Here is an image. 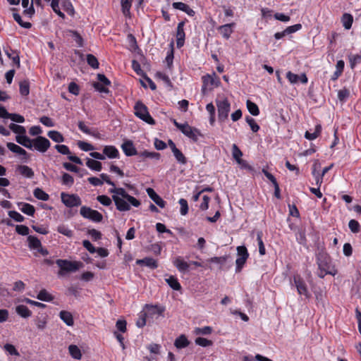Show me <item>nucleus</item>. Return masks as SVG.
Instances as JSON below:
<instances>
[{
    "instance_id": "4d7b16f0",
    "label": "nucleus",
    "mask_w": 361,
    "mask_h": 361,
    "mask_svg": "<svg viewBox=\"0 0 361 361\" xmlns=\"http://www.w3.org/2000/svg\"><path fill=\"white\" fill-rule=\"evenodd\" d=\"M78 146L80 149L85 152L92 151L94 149V147L92 145L84 141H78Z\"/></svg>"
},
{
    "instance_id": "0e129e2a",
    "label": "nucleus",
    "mask_w": 361,
    "mask_h": 361,
    "mask_svg": "<svg viewBox=\"0 0 361 361\" xmlns=\"http://www.w3.org/2000/svg\"><path fill=\"white\" fill-rule=\"evenodd\" d=\"M195 343L202 347H207L212 345V341L205 338L198 337L195 339Z\"/></svg>"
},
{
    "instance_id": "c756f323",
    "label": "nucleus",
    "mask_w": 361,
    "mask_h": 361,
    "mask_svg": "<svg viewBox=\"0 0 361 361\" xmlns=\"http://www.w3.org/2000/svg\"><path fill=\"white\" fill-rule=\"evenodd\" d=\"M28 246L31 250H37L41 247L40 240L35 236L29 235L27 237Z\"/></svg>"
},
{
    "instance_id": "052dcab7",
    "label": "nucleus",
    "mask_w": 361,
    "mask_h": 361,
    "mask_svg": "<svg viewBox=\"0 0 361 361\" xmlns=\"http://www.w3.org/2000/svg\"><path fill=\"white\" fill-rule=\"evenodd\" d=\"M179 204L180 205V212L181 215L185 216L188 212V204L185 199L181 198L179 200Z\"/></svg>"
},
{
    "instance_id": "dca6fc26",
    "label": "nucleus",
    "mask_w": 361,
    "mask_h": 361,
    "mask_svg": "<svg viewBox=\"0 0 361 361\" xmlns=\"http://www.w3.org/2000/svg\"><path fill=\"white\" fill-rule=\"evenodd\" d=\"M6 146L12 152L23 156V159L27 160L29 158L27 152L19 145L13 142H7Z\"/></svg>"
},
{
    "instance_id": "f03ea898",
    "label": "nucleus",
    "mask_w": 361,
    "mask_h": 361,
    "mask_svg": "<svg viewBox=\"0 0 361 361\" xmlns=\"http://www.w3.org/2000/svg\"><path fill=\"white\" fill-rule=\"evenodd\" d=\"M171 121L183 135L191 139L195 142L198 141V137L200 136H202L198 129L191 127L187 122L180 123L174 118H171Z\"/></svg>"
},
{
    "instance_id": "4be33fe9",
    "label": "nucleus",
    "mask_w": 361,
    "mask_h": 361,
    "mask_svg": "<svg viewBox=\"0 0 361 361\" xmlns=\"http://www.w3.org/2000/svg\"><path fill=\"white\" fill-rule=\"evenodd\" d=\"M145 308L147 310V312L152 315H162V314L165 311L164 307L158 305H146Z\"/></svg>"
},
{
    "instance_id": "603ef678",
    "label": "nucleus",
    "mask_w": 361,
    "mask_h": 361,
    "mask_svg": "<svg viewBox=\"0 0 361 361\" xmlns=\"http://www.w3.org/2000/svg\"><path fill=\"white\" fill-rule=\"evenodd\" d=\"M245 121L250 126L252 132L257 133L259 130V126L255 122L253 118L250 116H246Z\"/></svg>"
},
{
    "instance_id": "473e14b6",
    "label": "nucleus",
    "mask_w": 361,
    "mask_h": 361,
    "mask_svg": "<svg viewBox=\"0 0 361 361\" xmlns=\"http://www.w3.org/2000/svg\"><path fill=\"white\" fill-rule=\"evenodd\" d=\"M188 345L189 341L188 340L185 335H180L175 340L174 342V345L178 349L185 348Z\"/></svg>"
},
{
    "instance_id": "7c9ffc66",
    "label": "nucleus",
    "mask_w": 361,
    "mask_h": 361,
    "mask_svg": "<svg viewBox=\"0 0 361 361\" xmlns=\"http://www.w3.org/2000/svg\"><path fill=\"white\" fill-rule=\"evenodd\" d=\"M322 133V126L320 124H317L315 126V130L314 133H310L309 131H306L305 133V137L309 140H313L317 138Z\"/></svg>"
},
{
    "instance_id": "1a4fd4ad",
    "label": "nucleus",
    "mask_w": 361,
    "mask_h": 361,
    "mask_svg": "<svg viewBox=\"0 0 361 361\" xmlns=\"http://www.w3.org/2000/svg\"><path fill=\"white\" fill-rule=\"evenodd\" d=\"M293 283L299 295H304L306 298L310 297L311 295L308 290L307 286L300 275L297 274L293 276Z\"/></svg>"
},
{
    "instance_id": "f704fd0d",
    "label": "nucleus",
    "mask_w": 361,
    "mask_h": 361,
    "mask_svg": "<svg viewBox=\"0 0 361 361\" xmlns=\"http://www.w3.org/2000/svg\"><path fill=\"white\" fill-rule=\"evenodd\" d=\"M138 156L143 159H154L157 160H159L161 157V154L159 153L155 152H148L147 150L139 152Z\"/></svg>"
},
{
    "instance_id": "4c0bfd02",
    "label": "nucleus",
    "mask_w": 361,
    "mask_h": 361,
    "mask_svg": "<svg viewBox=\"0 0 361 361\" xmlns=\"http://www.w3.org/2000/svg\"><path fill=\"white\" fill-rule=\"evenodd\" d=\"M37 298L45 302H51L54 300V297L45 289H42L39 292Z\"/></svg>"
},
{
    "instance_id": "f8f14e48",
    "label": "nucleus",
    "mask_w": 361,
    "mask_h": 361,
    "mask_svg": "<svg viewBox=\"0 0 361 361\" xmlns=\"http://www.w3.org/2000/svg\"><path fill=\"white\" fill-rule=\"evenodd\" d=\"M121 149L127 157H131L134 155L138 156L139 152H137L133 141L130 140H124L121 145Z\"/></svg>"
},
{
    "instance_id": "774afa93",
    "label": "nucleus",
    "mask_w": 361,
    "mask_h": 361,
    "mask_svg": "<svg viewBox=\"0 0 361 361\" xmlns=\"http://www.w3.org/2000/svg\"><path fill=\"white\" fill-rule=\"evenodd\" d=\"M350 92L345 88L340 90L338 92V98L341 102H345L348 98Z\"/></svg>"
},
{
    "instance_id": "4468645a",
    "label": "nucleus",
    "mask_w": 361,
    "mask_h": 361,
    "mask_svg": "<svg viewBox=\"0 0 361 361\" xmlns=\"http://www.w3.org/2000/svg\"><path fill=\"white\" fill-rule=\"evenodd\" d=\"M235 26V23H231L221 25L217 27V30L220 32L222 37L226 39H229L233 32V27Z\"/></svg>"
},
{
    "instance_id": "13d9d810",
    "label": "nucleus",
    "mask_w": 361,
    "mask_h": 361,
    "mask_svg": "<svg viewBox=\"0 0 361 361\" xmlns=\"http://www.w3.org/2000/svg\"><path fill=\"white\" fill-rule=\"evenodd\" d=\"M57 231L59 233L67 236V237H72L73 235V231L69 229L67 226L64 225L59 226L57 228Z\"/></svg>"
},
{
    "instance_id": "5fc2aeb1",
    "label": "nucleus",
    "mask_w": 361,
    "mask_h": 361,
    "mask_svg": "<svg viewBox=\"0 0 361 361\" xmlns=\"http://www.w3.org/2000/svg\"><path fill=\"white\" fill-rule=\"evenodd\" d=\"M232 156L236 162H238V160H240L241 157L243 156L242 151L235 144L232 145Z\"/></svg>"
},
{
    "instance_id": "cd10ccee",
    "label": "nucleus",
    "mask_w": 361,
    "mask_h": 361,
    "mask_svg": "<svg viewBox=\"0 0 361 361\" xmlns=\"http://www.w3.org/2000/svg\"><path fill=\"white\" fill-rule=\"evenodd\" d=\"M86 166L95 171H101L102 169V164L100 161L89 158L87 159Z\"/></svg>"
},
{
    "instance_id": "a211bd4d",
    "label": "nucleus",
    "mask_w": 361,
    "mask_h": 361,
    "mask_svg": "<svg viewBox=\"0 0 361 361\" xmlns=\"http://www.w3.org/2000/svg\"><path fill=\"white\" fill-rule=\"evenodd\" d=\"M317 262L318 264L319 269L331 271V264L329 259L326 255H320L317 258Z\"/></svg>"
},
{
    "instance_id": "de8ad7c7",
    "label": "nucleus",
    "mask_w": 361,
    "mask_h": 361,
    "mask_svg": "<svg viewBox=\"0 0 361 361\" xmlns=\"http://www.w3.org/2000/svg\"><path fill=\"white\" fill-rule=\"evenodd\" d=\"M12 53H9L8 51H6V54L7 56L12 60L13 63L17 66L18 68L20 67V57L16 52V51L11 50Z\"/></svg>"
},
{
    "instance_id": "e433bc0d",
    "label": "nucleus",
    "mask_w": 361,
    "mask_h": 361,
    "mask_svg": "<svg viewBox=\"0 0 361 361\" xmlns=\"http://www.w3.org/2000/svg\"><path fill=\"white\" fill-rule=\"evenodd\" d=\"M202 90L204 91L207 87H212L214 85V78L209 75V74H207L204 76H202Z\"/></svg>"
},
{
    "instance_id": "f3484780",
    "label": "nucleus",
    "mask_w": 361,
    "mask_h": 361,
    "mask_svg": "<svg viewBox=\"0 0 361 361\" xmlns=\"http://www.w3.org/2000/svg\"><path fill=\"white\" fill-rule=\"evenodd\" d=\"M103 154L109 159H116L119 157V152L115 146L107 145L103 149Z\"/></svg>"
},
{
    "instance_id": "a878e982",
    "label": "nucleus",
    "mask_w": 361,
    "mask_h": 361,
    "mask_svg": "<svg viewBox=\"0 0 361 361\" xmlns=\"http://www.w3.org/2000/svg\"><path fill=\"white\" fill-rule=\"evenodd\" d=\"M16 313L23 318H28L32 315V312L23 305H19L16 307Z\"/></svg>"
},
{
    "instance_id": "7ed1b4c3",
    "label": "nucleus",
    "mask_w": 361,
    "mask_h": 361,
    "mask_svg": "<svg viewBox=\"0 0 361 361\" xmlns=\"http://www.w3.org/2000/svg\"><path fill=\"white\" fill-rule=\"evenodd\" d=\"M55 263L60 268L58 272L59 276H64L67 273L75 272L82 265V263L80 262L61 259H56Z\"/></svg>"
},
{
    "instance_id": "2eb2a0df",
    "label": "nucleus",
    "mask_w": 361,
    "mask_h": 361,
    "mask_svg": "<svg viewBox=\"0 0 361 361\" xmlns=\"http://www.w3.org/2000/svg\"><path fill=\"white\" fill-rule=\"evenodd\" d=\"M148 196L152 199L154 203L160 207L161 208H164L166 205V202L154 191V189L151 188H148L146 190Z\"/></svg>"
},
{
    "instance_id": "37998d69",
    "label": "nucleus",
    "mask_w": 361,
    "mask_h": 361,
    "mask_svg": "<svg viewBox=\"0 0 361 361\" xmlns=\"http://www.w3.org/2000/svg\"><path fill=\"white\" fill-rule=\"evenodd\" d=\"M172 152L178 162L181 164H185L187 163L186 157L180 149H176V150H173Z\"/></svg>"
},
{
    "instance_id": "39448f33",
    "label": "nucleus",
    "mask_w": 361,
    "mask_h": 361,
    "mask_svg": "<svg viewBox=\"0 0 361 361\" xmlns=\"http://www.w3.org/2000/svg\"><path fill=\"white\" fill-rule=\"evenodd\" d=\"M216 104L218 109L219 119L220 121H224L228 118L231 104L227 98H224L223 99H217Z\"/></svg>"
},
{
    "instance_id": "49530a36",
    "label": "nucleus",
    "mask_w": 361,
    "mask_h": 361,
    "mask_svg": "<svg viewBox=\"0 0 361 361\" xmlns=\"http://www.w3.org/2000/svg\"><path fill=\"white\" fill-rule=\"evenodd\" d=\"M20 93L23 96H27L30 93V84L27 80L20 82Z\"/></svg>"
},
{
    "instance_id": "338daca9",
    "label": "nucleus",
    "mask_w": 361,
    "mask_h": 361,
    "mask_svg": "<svg viewBox=\"0 0 361 361\" xmlns=\"http://www.w3.org/2000/svg\"><path fill=\"white\" fill-rule=\"evenodd\" d=\"M87 233L91 236L92 240L94 241L102 239V233L96 229H90L88 230Z\"/></svg>"
},
{
    "instance_id": "09e8293b",
    "label": "nucleus",
    "mask_w": 361,
    "mask_h": 361,
    "mask_svg": "<svg viewBox=\"0 0 361 361\" xmlns=\"http://www.w3.org/2000/svg\"><path fill=\"white\" fill-rule=\"evenodd\" d=\"M61 182L63 185L71 187L74 183V178L69 173H64L61 178Z\"/></svg>"
},
{
    "instance_id": "3c124183",
    "label": "nucleus",
    "mask_w": 361,
    "mask_h": 361,
    "mask_svg": "<svg viewBox=\"0 0 361 361\" xmlns=\"http://www.w3.org/2000/svg\"><path fill=\"white\" fill-rule=\"evenodd\" d=\"M97 200L104 206H110L112 204L113 199L110 198L107 195H102L97 197Z\"/></svg>"
},
{
    "instance_id": "a19ab883",
    "label": "nucleus",
    "mask_w": 361,
    "mask_h": 361,
    "mask_svg": "<svg viewBox=\"0 0 361 361\" xmlns=\"http://www.w3.org/2000/svg\"><path fill=\"white\" fill-rule=\"evenodd\" d=\"M348 57L351 68H354L356 65L361 63V52L357 54H350Z\"/></svg>"
},
{
    "instance_id": "864d4df0",
    "label": "nucleus",
    "mask_w": 361,
    "mask_h": 361,
    "mask_svg": "<svg viewBox=\"0 0 361 361\" xmlns=\"http://www.w3.org/2000/svg\"><path fill=\"white\" fill-rule=\"evenodd\" d=\"M262 236V232H258L257 234V240L258 242L259 252L261 255H264L266 253V250H265V247H264Z\"/></svg>"
},
{
    "instance_id": "69168bd1",
    "label": "nucleus",
    "mask_w": 361,
    "mask_h": 361,
    "mask_svg": "<svg viewBox=\"0 0 361 361\" xmlns=\"http://www.w3.org/2000/svg\"><path fill=\"white\" fill-rule=\"evenodd\" d=\"M146 317H147V312L142 311L139 314V318L137 321L136 322V325L142 328L146 324Z\"/></svg>"
},
{
    "instance_id": "79ce46f5",
    "label": "nucleus",
    "mask_w": 361,
    "mask_h": 361,
    "mask_svg": "<svg viewBox=\"0 0 361 361\" xmlns=\"http://www.w3.org/2000/svg\"><path fill=\"white\" fill-rule=\"evenodd\" d=\"M13 19L23 27L29 29L32 27V24L29 22H24L19 13L14 12L13 13Z\"/></svg>"
},
{
    "instance_id": "b1692460",
    "label": "nucleus",
    "mask_w": 361,
    "mask_h": 361,
    "mask_svg": "<svg viewBox=\"0 0 361 361\" xmlns=\"http://www.w3.org/2000/svg\"><path fill=\"white\" fill-rule=\"evenodd\" d=\"M60 319L68 326H73L74 320L72 314L66 310H61L59 312Z\"/></svg>"
},
{
    "instance_id": "423d86ee",
    "label": "nucleus",
    "mask_w": 361,
    "mask_h": 361,
    "mask_svg": "<svg viewBox=\"0 0 361 361\" xmlns=\"http://www.w3.org/2000/svg\"><path fill=\"white\" fill-rule=\"evenodd\" d=\"M80 214L82 217L96 223L101 222L103 219V216L101 213L86 206H82L80 208Z\"/></svg>"
},
{
    "instance_id": "c85d7f7f",
    "label": "nucleus",
    "mask_w": 361,
    "mask_h": 361,
    "mask_svg": "<svg viewBox=\"0 0 361 361\" xmlns=\"http://www.w3.org/2000/svg\"><path fill=\"white\" fill-rule=\"evenodd\" d=\"M139 264H144L151 269H156L158 267V263L157 260L151 257H145L142 259H139L137 262Z\"/></svg>"
},
{
    "instance_id": "8fccbe9b",
    "label": "nucleus",
    "mask_w": 361,
    "mask_h": 361,
    "mask_svg": "<svg viewBox=\"0 0 361 361\" xmlns=\"http://www.w3.org/2000/svg\"><path fill=\"white\" fill-rule=\"evenodd\" d=\"M296 240L300 245H305L307 239L305 236V231L304 229H299L296 233Z\"/></svg>"
},
{
    "instance_id": "393cba45",
    "label": "nucleus",
    "mask_w": 361,
    "mask_h": 361,
    "mask_svg": "<svg viewBox=\"0 0 361 361\" xmlns=\"http://www.w3.org/2000/svg\"><path fill=\"white\" fill-rule=\"evenodd\" d=\"M18 205L21 206L20 209L24 214L32 216L35 214V208L33 205L26 202H18Z\"/></svg>"
},
{
    "instance_id": "680f3d73",
    "label": "nucleus",
    "mask_w": 361,
    "mask_h": 361,
    "mask_svg": "<svg viewBox=\"0 0 361 361\" xmlns=\"http://www.w3.org/2000/svg\"><path fill=\"white\" fill-rule=\"evenodd\" d=\"M132 68L134 70V71L138 75L144 77L146 75V74L143 72V71L141 69L140 64L138 61L136 60L132 61Z\"/></svg>"
},
{
    "instance_id": "72a5a7b5",
    "label": "nucleus",
    "mask_w": 361,
    "mask_h": 361,
    "mask_svg": "<svg viewBox=\"0 0 361 361\" xmlns=\"http://www.w3.org/2000/svg\"><path fill=\"white\" fill-rule=\"evenodd\" d=\"M68 351L73 358L76 360H80L82 358L81 351L76 345H70L68 346Z\"/></svg>"
},
{
    "instance_id": "412c9836",
    "label": "nucleus",
    "mask_w": 361,
    "mask_h": 361,
    "mask_svg": "<svg viewBox=\"0 0 361 361\" xmlns=\"http://www.w3.org/2000/svg\"><path fill=\"white\" fill-rule=\"evenodd\" d=\"M17 171L19 172L20 175L23 176L27 178H32L34 177V171L33 170L26 165H18L17 166Z\"/></svg>"
},
{
    "instance_id": "aec40b11",
    "label": "nucleus",
    "mask_w": 361,
    "mask_h": 361,
    "mask_svg": "<svg viewBox=\"0 0 361 361\" xmlns=\"http://www.w3.org/2000/svg\"><path fill=\"white\" fill-rule=\"evenodd\" d=\"M16 142L23 145V147L32 149V140L26 136L25 134L23 135H17L16 137Z\"/></svg>"
},
{
    "instance_id": "ddd939ff",
    "label": "nucleus",
    "mask_w": 361,
    "mask_h": 361,
    "mask_svg": "<svg viewBox=\"0 0 361 361\" xmlns=\"http://www.w3.org/2000/svg\"><path fill=\"white\" fill-rule=\"evenodd\" d=\"M185 22L181 21L178 24L176 30V44L178 48L183 46L185 42V32H184Z\"/></svg>"
},
{
    "instance_id": "58836bf2",
    "label": "nucleus",
    "mask_w": 361,
    "mask_h": 361,
    "mask_svg": "<svg viewBox=\"0 0 361 361\" xmlns=\"http://www.w3.org/2000/svg\"><path fill=\"white\" fill-rule=\"evenodd\" d=\"M47 135L49 136V137H50L52 140H54L56 142H63L64 141V137L63 135L58 131H49Z\"/></svg>"
},
{
    "instance_id": "9d476101",
    "label": "nucleus",
    "mask_w": 361,
    "mask_h": 361,
    "mask_svg": "<svg viewBox=\"0 0 361 361\" xmlns=\"http://www.w3.org/2000/svg\"><path fill=\"white\" fill-rule=\"evenodd\" d=\"M51 143L49 140L42 136H37L32 140V148L39 151V152L44 153L50 147Z\"/></svg>"
},
{
    "instance_id": "f257e3e1",
    "label": "nucleus",
    "mask_w": 361,
    "mask_h": 361,
    "mask_svg": "<svg viewBox=\"0 0 361 361\" xmlns=\"http://www.w3.org/2000/svg\"><path fill=\"white\" fill-rule=\"evenodd\" d=\"M100 178L103 182L113 186L109 192L112 194V199L117 210L127 212L130 209V205L135 207H138L140 205V200L130 195L124 188L116 187L115 183L111 180L107 174L101 173Z\"/></svg>"
},
{
    "instance_id": "ea45409f",
    "label": "nucleus",
    "mask_w": 361,
    "mask_h": 361,
    "mask_svg": "<svg viewBox=\"0 0 361 361\" xmlns=\"http://www.w3.org/2000/svg\"><path fill=\"white\" fill-rule=\"evenodd\" d=\"M247 108L248 111L252 115V116H258L259 114V109L258 106L251 102L250 100H247L246 102Z\"/></svg>"
},
{
    "instance_id": "6e6d98bb",
    "label": "nucleus",
    "mask_w": 361,
    "mask_h": 361,
    "mask_svg": "<svg viewBox=\"0 0 361 361\" xmlns=\"http://www.w3.org/2000/svg\"><path fill=\"white\" fill-rule=\"evenodd\" d=\"M348 226L350 231L354 233H358L360 230V225L359 222L355 219H351L349 221Z\"/></svg>"
},
{
    "instance_id": "e2e57ef3",
    "label": "nucleus",
    "mask_w": 361,
    "mask_h": 361,
    "mask_svg": "<svg viewBox=\"0 0 361 361\" xmlns=\"http://www.w3.org/2000/svg\"><path fill=\"white\" fill-rule=\"evenodd\" d=\"M16 231L19 235H27L29 234L30 229L27 226L25 225H16Z\"/></svg>"
},
{
    "instance_id": "bb28decb",
    "label": "nucleus",
    "mask_w": 361,
    "mask_h": 361,
    "mask_svg": "<svg viewBox=\"0 0 361 361\" xmlns=\"http://www.w3.org/2000/svg\"><path fill=\"white\" fill-rule=\"evenodd\" d=\"M353 22V16L348 13L343 14L341 17V23L345 30H349L352 27Z\"/></svg>"
},
{
    "instance_id": "6e6552de",
    "label": "nucleus",
    "mask_w": 361,
    "mask_h": 361,
    "mask_svg": "<svg viewBox=\"0 0 361 361\" xmlns=\"http://www.w3.org/2000/svg\"><path fill=\"white\" fill-rule=\"evenodd\" d=\"M238 258L235 260L236 267L235 272L239 273L241 271L243 266L245 265L248 257L249 253L246 247L238 246L237 247Z\"/></svg>"
},
{
    "instance_id": "9b49d317",
    "label": "nucleus",
    "mask_w": 361,
    "mask_h": 361,
    "mask_svg": "<svg viewBox=\"0 0 361 361\" xmlns=\"http://www.w3.org/2000/svg\"><path fill=\"white\" fill-rule=\"evenodd\" d=\"M54 147L57 150V152H59L60 154H64V155H69L68 157V159L71 161H72L76 164H80V165L82 164V161L79 157H78L77 156L71 155V151L68 146H66L65 145H55Z\"/></svg>"
},
{
    "instance_id": "0eeeda50",
    "label": "nucleus",
    "mask_w": 361,
    "mask_h": 361,
    "mask_svg": "<svg viewBox=\"0 0 361 361\" xmlns=\"http://www.w3.org/2000/svg\"><path fill=\"white\" fill-rule=\"evenodd\" d=\"M61 202L67 207H74L80 206L82 200L77 194H68L64 192L61 193Z\"/></svg>"
},
{
    "instance_id": "c9c22d12",
    "label": "nucleus",
    "mask_w": 361,
    "mask_h": 361,
    "mask_svg": "<svg viewBox=\"0 0 361 361\" xmlns=\"http://www.w3.org/2000/svg\"><path fill=\"white\" fill-rule=\"evenodd\" d=\"M33 195L37 199L40 200L47 201L49 199V195L39 188L34 190Z\"/></svg>"
},
{
    "instance_id": "5701e85b",
    "label": "nucleus",
    "mask_w": 361,
    "mask_h": 361,
    "mask_svg": "<svg viewBox=\"0 0 361 361\" xmlns=\"http://www.w3.org/2000/svg\"><path fill=\"white\" fill-rule=\"evenodd\" d=\"M173 264L182 273L188 271L190 267L189 264L185 262L180 257H177L174 260Z\"/></svg>"
},
{
    "instance_id": "bf43d9fd",
    "label": "nucleus",
    "mask_w": 361,
    "mask_h": 361,
    "mask_svg": "<svg viewBox=\"0 0 361 361\" xmlns=\"http://www.w3.org/2000/svg\"><path fill=\"white\" fill-rule=\"evenodd\" d=\"M8 214L10 218L13 219L17 222H23L25 219L24 216L16 211H9Z\"/></svg>"
},
{
    "instance_id": "6ab92c4d",
    "label": "nucleus",
    "mask_w": 361,
    "mask_h": 361,
    "mask_svg": "<svg viewBox=\"0 0 361 361\" xmlns=\"http://www.w3.org/2000/svg\"><path fill=\"white\" fill-rule=\"evenodd\" d=\"M175 9L180 10L190 16H193L195 12L186 4L183 2H173L172 4Z\"/></svg>"
},
{
    "instance_id": "20e7f679",
    "label": "nucleus",
    "mask_w": 361,
    "mask_h": 361,
    "mask_svg": "<svg viewBox=\"0 0 361 361\" xmlns=\"http://www.w3.org/2000/svg\"><path fill=\"white\" fill-rule=\"evenodd\" d=\"M135 115L150 125L156 123L154 119L150 116L148 109L142 102L138 101L135 103L134 106Z\"/></svg>"
},
{
    "instance_id": "2f4dec72",
    "label": "nucleus",
    "mask_w": 361,
    "mask_h": 361,
    "mask_svg": "<svg viewBox=\"0 0 361 361\" xmlns=\"http://www.w3.org/2000/svg\"><path fill=\"white\" fill-rule=\"evenodd\" d=\"M166 282L174 290H180L181 289V286L178 279L173 276H170L168 279H166Z\"/></svg>"
},
{
    "instance_id": "a18cd8bd",
    "label": "nucleus",
    "mask_w": 361,
    "mask_h": 361,
    "mask_svg": "<svg viewBox=\"0 0 361 361\" xmlns=\"http://www.w3.org/2000/svg\"><path fill=\"white\" fill-rule=\"evenodd\" d=\"M62 6L68 14L72 16L74 15V8L72 3L69 0H62Z\"/></svg>"
},
{
    "instance_id": "c03bdc74",
    "label": "nucleus",
    "mask_w": 361,
    "mask_h": 361,
    "mask_svg": "<svg viewBox=\"0 0 361 361\" xmlns=\"http://www.w3.org/2000/svg\"><path fill=\"white\" fill-rule=\"evenodd\" d=\"M87 62L88 65L94 69H97L99 68V63L97 59L91 54L87 55Z\"/></svg>"
}]
</instances>
